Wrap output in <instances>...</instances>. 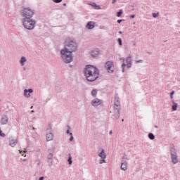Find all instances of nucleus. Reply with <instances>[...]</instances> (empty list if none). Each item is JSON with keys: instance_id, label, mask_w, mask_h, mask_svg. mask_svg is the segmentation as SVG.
<instances>
[{"instance_id": "f8f14e48", "label": "nucleus", "mask_w": 180, "mask_h": 180, "mask_svg": "<svg viewBox=\"0 0 180 180\" xmlns=\"http://www.w3.org/2000/svg\"><path fill=\"white\" fill-rule=\"evenodd\" d=\"M114 110L115 113V118L119 119V117H120V106L117 107L116 105H114Z\"/></svg>"}, {"instance_id": "f704fd0d", "label": "nucleus", "mask_w": 180, "mask_h": 180, "mask_svg": "<svg viewBox=\"0 0 180 180\" xmlns=\"http://www.w3.org/2000/svg\"><path fill=\"white\" fill-rule=\"evenodd\" d=\"M117 41H118L120 46H122V45H123V44H122V39L119 38V39H117Z\"/></svg>"}, {"instance_id": "4d7b16f0", "label": "nucleus", "mask_w": 180, "mask_h": 180, "mask_svg": "<svg viewBox=\"0 0 180 180\" xmlns=\"http://www.w3.org/2000/svg\"><path fill=\"white\" fill-rule=\"evenodd\" d=\"M32 130H34V127L32 128Z\"/></svg>"}, {"instance_id": "37998d69", "label": "nucleus", "mask_w": 180, "mask_h": 180, "mask_svg": "<svg viewBox=\"0 0 180 180\" xmlns=\"http://www.w3.org/2000/svg\"><path fill=\"white\" fill-rule=\"evenodd\" d=\"M109 134H113V132L112 131H110Z\"/></svg>"}, {"instance_id": "4468645a", "label": "nucleus", "mask_w": 180, "mask_h": 180, "mask_svg": "<svg viewBox=\"0 0 180 180\" xmlns=\"http://www.w3.org/2000/svg\"><path fill=\"white\" fill-rule=\"evenodd\" d=\"M86 29L89 30H92V29L95 28V22L94 21H90L86 25Z\"/></svg>"}, {"instance_id": "bb28decb", "label": "nucleus", "mask_w": 180, "mask_h": 180, "mask_svg": "<svg viewBox=\"0 0 180 180\" xmlns=\"http://www.w3.org/2000/svg\"><path fill=\"white\" fill-rule=\"evenodd\" d=\"M53 155H54L53 153H48L47 160H53Z\"/></svg>"}, {"instance_id": "de8ad7c7", "label": "nucleus", "mask_w": 180, "mask_h": 180, "mask_svg": "<svg viewBox=\"0 0 180 180\" xmlns=\"http://www.w3.org/2000/svg\"><path fill=\"white\" fill-rule=\"evenodd\" d=\"M23 153L26 154V153H27V150H24Z\"/></svg>"}, {"instance_id": "5701e85b", "label": "nucleus", "mask_w": 180, "mask_h": 180, "mask_svg": "<svg viewBox=\"0 0 180 180\" xmlns=\"http://www.w3.org/2000/svg\"><path fill=\"white\" fill-rule=\"evenodd\" d=\"M177 108H178V103L173 102V105L172 106V110L174 111L176 110Z\"/></svg>"}, {"instance_id": "2eb2a0df", "label": "nucleus", "mask_w": 180, "mask_h": 180, "mask_svg": "<svg viewBox=\"0 0 180 180\" xmlns=\"http://www.w3.org/2000/svg\"><path fill=\"white\" fill-rule=\"evenodd\" d=\"M126 63L127 68H131V56L127 57Z\"/></svg>"}, {"instance_id": "a18cd8bd", "label": "nucleus", "mask_w": 180, "mask_h": 180, "mask_svg": "<svg viewBox=\"0 0 180 180\" xmlns=\"http://www.w3.org/2000/svg\"><path fill=\"white\" fill-rule=\"evenodd\" d=\"M19 153L20 154H22V153H23L22 150H19Z\"/></svg>"}, {"instance_id": "f03ea898", "label": "nucleus", "mask_w": 180, "mask_h": 180, "mask_svg": "<svg viewBox=\"0 0 180 180\" xmlns=\"http://www.w3.org/2000/svg\"><path fill=\"white\" fill-rule=\"evenodd\" d=\"M84 75L90 82H94L99 78V70L96 67L91 65H87L84 70Z\"/></svg>"}, {"instance_id": "09e8293b", "label": "nucleus", "mask_w": 180, "mask_h": 180, "mask_svg": "<svg viewBox=\"0 0 180 180\" xmlns=\"http://www.w3.org/2000/svg\"><path fill=\"white\" fill-rule=\"evenodd\" d=\"M31 113H34V110H32V111H31Z\"/></svg>"}, {"instance_id": "5fc2aeb1", "label": "nucleus", "mask_w": 180, "mask_h": 180, "mask_svg": "<svg viewBox=\"0 0 180 180\" xmlns=\"http://www.w3.org/2000/svg\"><path fill=\"white\" fill-rule=\"evenodd\" d=\"M155 129H157V127H158V126H155Z\"/></svg>"}, {"instance_id": "c85d7f7f", "label": "nucleus", "mask_w": 180, "mask_h": 180, "mask_svg": "<svg viewBox=\"0 0 180 180\" xmlns=\"http://www.w3.org/2000/svg\"><path fill=\"white\" fill-rule=\"evenodd\" d=\"M89 5H91V6H93L94 8H98L99 9V6L96 5V3H90Z\"/></svg>"}, {"instance_id": "412c9836", "label": "nucleus", "mask_w": 180, "mask_h": 180, "mask_svg": "<svg viewBox=\"0 0 180 180\" xmlns=\"http://www.w3.org/2000/svg\"><path fill=\"white\" fill-rule=\"evenodd\" d=\"M114 106H117V108L120 106V101H119V98L117 97H115V98Z\"/></svg>"}, {"instance_id": "20e7f679", "label": "nucleus", "mask_w": 180, "mask_h": 180, "mask_svg": "<svg viewBox=\"0 0 180 180\" xmlns=\"http://www.w3.org/2000/svg\"><path fill=\"white\" fill-rule=\"evenodd\" d=\"M34 15V11L30 8H24L21 11V16L22 19H32Z\"/></svg>"}, {"instance_id": "ea45409f", "label": "nucleus", "mask_w": 180, "mask_h": 180, "mask_svg": "<svg viewBox=\"0 0 180 180\" xmlns=\"http://www.w3.org/2000/svg\"><path fill=\"white\" fill-rule=\"evenodd\" d=\"M131 19H134V18H136V15H131Z\"/></svg>"}, {"instance_id": "864d4df0", "label": "nucleus", "mask_w": 180, "mask_h": 180, "mask_svg": "<svg viewBox=\"0 0 180 180\" xmlns=\"http://www.w3.org/2000/svg\"><path fill=\"white\" fill-rule=\"evenodd\" d=\"M122 122H124V120L122 119Z\"/></svg>"}, {"instance_id": "8fccbe9b", "label": "nucleus", "mask_w": 180, "mask_h": 180, "mask_svg": "<svg viewBox=\"0 0 180 180\" xmlns=\"http://www.w3.org/2000/svg\"><path fill=\"white\" fill-rule=\"evenodd\" d=\"M63 6H67V4H64Z\"/></svg>"}, {"instance_id": "6ab92c4d", "label": "nucleus", "mask_w": 180, "mask_h": 180, "mask_svg": "<svg viewBox=\"0 0 180 180\" xmlns=\"http://www.w3.org/2000/svg\"><path fill=\"white\" fill-rule=\"evenodd\" d=\"M120 60H123V63L122 64L121 68L122 72H124V69L126 68V63H124V61L126 60V59L124 58H120Z\"/></svg>"}, {"instance_id": "2f4dec72", "label": "nucleus", "mask_w": 180, "mask_h": 180, "mask_svg": "<svg viewBox=\"0 0 180 180\" xmlns=\"http://www.w3.org/2000/svg\"><path fill=\"white\" fill-rule=\"evenodd\" d=\"M126 160H129V158H127V155L124 154L122 157V161H126Z\"/></svg>"}, {"instance_id": "6e6552de", "label": "nucleus", "mask_w": 180, "mask_h": 180, "mask_svg": "<svg viewBox=\"0 0 180 180\" xmlns=\"http://www.w3.org/2000/svg\"><path fill=\"white\" fill-rule=\"evenodd\" d=\"M105 67L108 72H113V62L112 61H108Z\"/></svg>"}, {"instance_id": "39448f33", "label": "nucleus", "mask_w": 180, "mask_h": 180, "mask_svg": "<svg viewBox=\"0 0 180 180\" xmlns=\"http://www.w3.org/2000/svg\"><path fill=\"white\" fill-rule=\"evenodd\" d=\"M170 160L174 165L179 162V158H178V152L174 147L170 148Z\"/></svg>"}, {"instance_id": "9d476101", "label": "nucleus", "mask_w": 180, "mask_h": 180, "mask_svg": "<svg viewBox=\"0 0 180 180\" xmlns=\"http://www.w3.org/2000/svg\"><path fill=\"white\" fill-rule=\"evenodd\" d=\"M31 94H33V89H25L24 90V96L25 98H30V96H32V95H30Z\"/></svg>"}, {"instance_id": "423d86ee", "label": "nucleus", "mask_w": 180, "mask_h": 180, "mask_svg": "<svg viewBox=\"0 0 180 180\" xmlns=\"http://www.w3.org/2000/svg\"><path fill=\"white\" fill-rule=\"evenodd\" d=\"M46 141H51L54 139V134L53 133V128L49 127L46 131Z\"/></svg>"}, {"instance_id": "58836bf2", "label": "nucleus", "mask_w": 180, "mask_h": 180, "mask_svg": "<svg viewBox=\"0 0 180 180\" xmlns=\"http://www.w3.org/2000/svg\"><path fill=\"white\" fill-rule=\"evenodd\" d=\"M117 23H122V22H124V20H117Z\"/></svg>"}, {"instance_id": "7c9ffc66", "label": "nucleus", "mask_w": 180, "mask_h": 180, "mask_svg": "<svg viewBox=\"0 0 180 180\" xmlns=\"http://www.w3.org/2000/svg\"><path fill=\"white\" fill-rule=\"evenodd\" d=\"M54 4H61L63 2V0H52Z\"/></svg>"}, {"instance_id": "b1692460", "label": "nucleus", "mask_w": 180, "mask_h": 180, "mask_svg": "<svg viewBox=\"0 0 180 180\" xmlns=\"http://www.w3.org/2000/svg\"><path fill=\"white\" fill-rule=\"evenodd\" d=\"M48 165L50 168L53 166V159H47Z\"/></svg>"}, {"instance_id": "393cba45", "label": "nucleus", "mask_w": 180, "mask_h": 180, "mask_svg": "<svg viewBox=\"0 0 180 180\" xmlns=\"http://www.w3.org/2000/svg\"><path fill=\"white\" fill-rule=\"evenodd\" d=\"M148 136L150 140H154V139H155V136H154V134L153 133H149Z\"/></svg>"}, {"instance_id": "e433bc0d", "label": "nucleus", "mask_w": 180, "mask_h": 180, "mask_svg": "<svg viewBox=\"0 0 180 180\" xmlns=\"http://www.w3.org/2000/svg\"><path fill=\"white\" fill-rule=\"evenodd\" d=\"M70 135L71 136L70 138V141H72V140H74V136H72V133H70Z\"/></svg>"}, {"instance_id": "f257e3e1", "label": "nucleus", "mask_w": 180, "mask_h": 180, "mask_svg": "<svg viewBox=\"0 0 180 180\" xmlns=\"http://www.w3.org/2000/svg\"><path fill=\"white\" fill-rule=\"evenodd\" d=\"M77 42L71 38H67L65 41V46L60 50L61 58L65 64H70L74 61L72 53L77 51Z\"/></svg>"}, {"instance_id": "a19ab883", "label": "nucleus", "mask_w": 180, "mask_h": 180, "mask_svg": "<svg viewBox=\"0 0 180 180\" xmlns=\"http://www.w3.org/2000/svg\"><path fill=\"white\" fill-rule=\"evenodd\" d=\"M117 0H112V4H116Z\"/></svg>"}, {"instance_id": "0eeeda50", "label": "nucleus", "mask_w": 180, "mask_h": 180, "mask_svg": "<svg viewBox=\"0 0 180 180\" xmlns=\"http://www.w3.org/2000/svg\"><path fill=\"white\" fill-rule=\"evenodd\" d=\"M101 160H99V164L106 163V153H105V149H102L100 153L98 154Z\"/></svg>"}, {"instance_id": "cd10ccee", "label": "nucleus", "mask_w": 180, "mask_h": 180, "mask_svg": "<svg viewBox=\"0 0 180 180\" xmlns=\"http://www.w3.org/2000/svg\"><path fill=\"white\" fill-rule=\"evenodd\" d=\"M123 15V10L121 9L119 11V12L117 13V18H120Z\"/></svg>"}, {"instance_id": "473e14b6", "label": "nucleus", "mask_w": 180, "mask_h": 180, "mask_svg": "<svg viewBox=\"0 0 180 180\" xmlns=\"http://www.w3.org/2000/svg\"><path fill=\"white\" fill-rule=\"evenodd\" d=\"M175 94V91H172L171 93H170V99H173L174 98V96H172L174 94Z\"/></svg>"}, {"instance_id": "72a5a7b5", "label": "nucleus", "mask_w": 180, "mask_h": 180, "mask_svg": "<svg viewBox=\"0 0 180 180\" xmlns=\"http://www.w3.org/2000/svg\"><path fill=\"white\" fill-rule=\"evenodd\" d=\"M5 136H6V135L5 134L2 133V130H1V128H0V136L5 137Z\"/></svg>"}, {"instance_id": "603ef678", "label": "nucleus", "mask_w": 180, "mask_h": 180, "mask_svg": "<svg viewBox=\"0 0 180 180\" xmlns=\"http://www.w3.org/2000/svg\"><path fill=\"white\" fill-rule=\"evenodd\" d=\"M24 71L26 70V68H23Z\"/></svg>"}, {"instance_id": "7ed1b4c3", "label": "nucleus", "mask_w": 180, "mask_h": 180, "mask_svg": "<svg viewBox=\"0 0 180 180\" xmlns=\"http://www.w3.org/2000/svg\"><path fill=\"white\" fill-rule=\"evenodd\" d=\"M22 26L27 30H33L36 27V21L32 18H22Z\"/></svg>"}, {"instance_id": "9b49d317", "label": "nucleus", "mask_w": 180, "mask_h": 180, "mask_svg": "<svg viewBox=\"0 0 180 180\" xmlns=\"http://www.w3.org/2000/svg\"><path fill=\"white\" fill-rule=\"evenodd\" d=\"M8 120H9V118L8 117V115H3L1 116L0 123H1V124H3V125L8 124Z\"/></svg>"}, {"instance_id": "a878e982", "label": "nucleus", "mask_w": 180, "mask_h": 180, "mask_svg": "<svg viewBox=\"0 0 180 180\" xmlns=\"http://www.w3.org/2000/svg\"><path fill=\"white\" fill-rule=\"evenodd\" d=\"M68 162H69V165H72V157H71V154H69Z\"/></svg>"}, {"instance_id": "1a4fd4ad", "label": "nucleus", "mask_w": 180, "mask_h": 180, "mask_svg": "<svg viewBox=\"0 0 180 180\" xmlns=\"http://www.w3.org/2000/svg\"><path fill=\"white\" fill-rule=\"evenodd\" d=\"M102 103H103V101L99 98H94L91 101L92 106H95V107L99 106V105H102Z\"/></svg>"}, {"instance_id": "4c0bfd02", "label": "nucleus", "mask_w": 180, "mask_h": 180, "mask_svg": "<svg viewBox=\"0 0 180 180\" xmlns=\"http://www.w3.org/2000/svg\"><path fill=\"white\" fill-rule=\"evenodd\" d=\"M140 63H143V60H136V63L139 64Z\"/></svg>"}, {"instance_id": "3c124183", "label": "nucleus", "mask_w": 180, "mask_h": 180, "mask_svg": "<svg viewBox=\"0 0 180 180\" xmlns=\"http://www.w3.org/2000/svg\"><path fill=\"white\" fill-rule=\"evenodd\" d=\"M22 155L23 157H26V155H25V154H22Z\"/></svg>"}, {"instance_id": "49530a36", "label": "nucleus", "mask_w": 180, "mask_h": 180, "mask_svg": "<svg viewBox=\"0 0 180 180\" xmlns=\"http://www.w3.org/2000/svg\"><path fill=\"white\" fill-rule=\"evenodd\" d=\"M122 33H123V32H122V31H120V32H119V34H122Z\"/></svg>"}, {"instance_id": "6e6d98bb", "label": "nucleus", "mask_w": 180, "mask_h": 180, "mask_svg": "<svg viewBox=\"0 0 180 180\" xmlns=\"http://www.w3.org/2000/svg\"><path fill=\"white\" fill-rule=\"evenodd\" d=\"M31 109H33V106L31 107Z\"/></svg>"}, {"instance_id": "aec40b11", "label": "nucleus", "mask_w": 180, "mask_h": 180, "mask_svg": "<svg viewBox=\"0 0 180 180\" xmlns=\"http://www.w3.org/2000/svg\"><path fill=\"white\" fill-rule=\"evenodd\" d=\"M54 151H56V145L52 146L48 149V153L51 154H54Z\"/></svg>"}, {"instance_id": "c9c22d12", "label": "nucleus", "mask_w": 180, "mask_h": 180, "mask_svg": "<svg viewBox=\"0 0 180 180\" xmlns=\"http://www.w3.org/2000/svg\"><path fill=\"white\" fill-rule=\"evenodd\" d=\"M67 128H68V130H67L66 133H67V134H70V130H71V127L68 126Z\"/></svg>"}, {"instance_id": "ddd939ff", "label": "nucleus", "mask_w": 180, "mask_h": 180, "mask_svg": "<svg viewBox=\"0 0 180 180\" xmlns=\"http://www.w3.org/2000/svg\"><path fill=\"white\" fill-rule=\"evenodd\" d=\"M127 165H128L127 161L122 160L121 167H120L122 171H127Z\"/></svg>"}, {"instance_id": "4be33fe9", "label": "nucleus", "mask_w": 180, "mask_h": 180, "mask_svg": "<svg viewBox=\"0 0 180 180\" xmlns=\"http://www.w3.org/2000/svg\"><path fill=\"white\" fill-rule=\"evenodd\" d=\"M96 95H98V90L94 89L91 91V96H93V98H96Z\"/></svg>"}, {"instance_id": "c03bdc74", "label": "nucleus", "mask_w": 180, "mask_h": 180, "mask_svg": "<svg viewBox=\"0 0 180 180\" xmlns=\"http://www.w3.org/2000/svg\"><path fill=\"white\" fill-rule=\"evenodd\" d=\"M133 46L134 47H136V42H134Z\"/></svg>"}, {"instance_id": "f3484780", "label": "nucleus", "mask_w": 180, "mask_h": 180, "mask_svg": "<svg viewBox=\"0 0 180 180\" xmlns=\"http://www.w3.org/2000/svg\"><path fill=\"white\" fill-rule=\"evenodd\" d=\"M18 144V139H11L9 140V145L11 146V147H15V146H16Z\"/></svg>"}, {"instance_id": "dca6fc26", "label": "nucleus", "mask_w": 180, "mask_h": 180, "mask_svg": "<svg viewBox=\"0 0 180 180\" xmlns=\"http://www.w3.org/2000/svg\"><path fill=\"white\" fill-rule=\"evenodd\" d=\"M26 63H27V59L26 58V57L22 56L20 60V64L21 67L25 66V64H26Z\"/></svg>"}, {"instance_id": "79ce46f5", "label": "nucleus", "mask_w": 180, "mask_h": 180, "mask_svg": "<svg viewBox=\"0 0 180 180\" xmlns=\"http://www.w3.org/2000/svg\"><path fill=\"white\" fill-rule=\"evenodd\" d=\"M44 176H41V177L39 178V180H44Z\"/></svg>"}, {"instance_id": "13d9d810", "label": "nucleus", "mask_w": 180, "mask_h": 180, "mask_svg": "<svg viewBox=\"0 0 180 180\" xmlns=\"http://www.w3.org/2000/svg\"><path fill=\"white\" fill-rule=\"evenodd\" d=\"M38 165H40V162L38 163Z\"/></svg>"}, {"instance_id": "a211bd4d", "label": "nucleus", "mask_w": 180, "mask_h": 180, "mask_svg": "<svg viewBox=\"0 0 180 180\" xmlns=\"http://www.w3.org/2000/svg\"><path fill=\"white\" fill-rule=\"evenodd\" d=\"M91 57L96 58L99 56V51L94 50L91 52Z\"/></svg>"}, {"instance_id": "c756f323", "label": "nucleus", "mask_w": 180, "mask_h": 180, "mask_svg": "<svg viewBox=\"0 0 180 180\" xmlns=\"http://www.w3.org/2000/svg\"><path fill=\"white\" fill-rule=\"evenodd\" d=\"M152 15H153V17L155 18H158L160 16V13H153Z\"/></svg>"}]
</instances>
